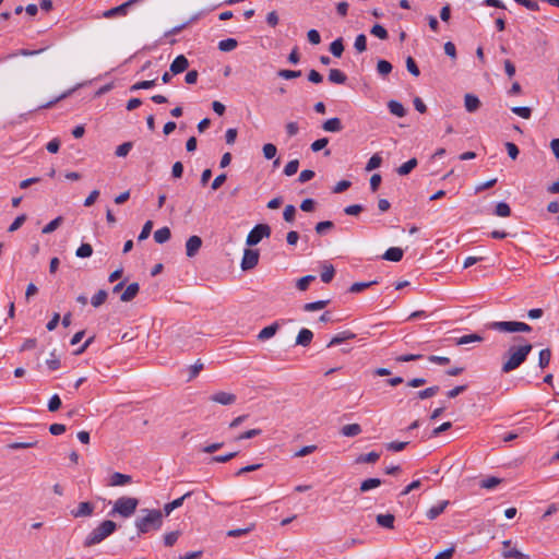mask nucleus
<instances>
[{
  "label": "nucleus",
  "instance_id": "48",
  "mask_svg": "<svg viewBox=\"0 0 559 559\" xmlns=\"http://www.w3.org/2000/svg\"><path fill=\"white\" fill-rule=\"evenodd\" d=\"M316 280V276L313 275H306L301 278H299L296 283V287L300 290V292H305L308 289V286L311 282H313Z\"/></svg>",
  "mask_w": 559,
  "mask_h": 559
},
{
  "label": "nucleus",
  "instance_id": "54",
  "mask_svg": "<svg viewBox=\"0 0 559 559\" xmlns=\"http://www.w3.org/2000/svg\"><path fill=\"white\" fill-rule=\"evenodd\" d=\"M298 168H299V160L293 159V160L288 162L286 164V166L284 167V174L288 177L293 176L298 171Z\"/></svg>",
  "mask_w": 559,
  "mask_h": 559
},
{
  "label": "nucleus",
  "instance_id": "13",
  "mask_svg": "<svg viewBox=\"0 0 559 559\" xmlns=\"http://www.w3.org/2000/svg\"><path fill=\"white\" fill-rule=\"evenodd\" d=\"M189 67V61L183 55L177 56L170 64V72L179 74L186 71Z\"/></svg>",
  "mask_w": 559,
  "mask_h": 559
},
{
  "label": "nucleus",
  "instance_id": "52",
  "mask_svg": "<svg viewBox=\"0 0 559 559\" xmlns=\"http://www.w3.org/2000/svg\"><path fill=\"white\" fill-rule=\"evenodd\" d=\"M511 111L513 114L522 117L523 119H530L531 115H532L531 108L530 107H525V106L513 107V108H511Z\"/></svg>",
  "mask_w": 559,
  "mask_h": 559
},
{
  "label": "nucleus",
  "instance_id": "7",
  "mask_svg": "<svg viewBox=\"0 0 559 559\" xmlns=\"http://www.w3.org/2000/svg\"><path fill=\"white\" fill-rule=\"evenodd\" d=\"M259 251L253 249H246L241 260V269L243 271L251 270L257 266L259 262Z\"/></svg>",
  "mask_w": 559,
  "mask_h": 559
},
{
  "label": "nucleus",
  "instance_id": "63",
  "mask_svg": "<svg viewBox=\"0 0 559 559\" xmlns=\"http://www.w3.org/2000/svg\"><path fill=\"white\" fill-rule=\"evenodd\" d=\"M46 365L51 371L58 370L60 368V359L56 356L55 352L50 354V358L46 360Z\"/></svg>",
  "mask_w": 559,
  "mask_h": 559
},
{
  "label": "nucleus",
  "instance_id": "38",
  "mask_svg": "<svg viewBox=\"0 0 559 559\" xmlns=\"http://www.w3.org/2000/svg\"><path fill=\"white\" fill-rule=\"evenodd\" d=\"M380 459V453L378 452H369L367 454H361L356 459V463H376Z\"/></svg>",
  "mask_w": 559,
  "mask_h": 559
},
{
  "label": "nucleus",
  "instance_id": "18",
  "mask_svg": "<svg viewBox=\"0 0 559 559\" xmlns=\"http://www.w3.org/2000/svg\"><path fill=\"white\" fill-rule=\"evenodd\" d=\"M356 335L350 331H343L334 335L328 344V347L340 345L348 340H354Z\"/></svg>",
  "mask_w": 559,
  "mask_h": 559
},
{
  "label": "nucleus",
  "instance_id": "30",
  "mask_svg": "<svg viewBox=\"0 0 559 559\" xmlns=\"http://www.w3.org/2000/svg\"><path fill=\"white\" fill-rule=\"evenodd\" d=\"M483 340H484L483 336H480L479 334L473 333V334L463 335L461 337H456L455 344L456 345H465V344H469L473 342H481Z\"/></svg>",
  "mask_w": 559,
  "mask_h": 559
},
{
  "label": "nucleus",
  "instance_id": "36",
  "mask_svg": "<svg viewBox=\"0 0 559 559\" xmlns=\"http://www.w3.org/2000/svg\"><path fill=\"white\" fill-rule=\"evenodd\" d=\"M238 45L235 38L223 39L218 43V49L224 52L234 50Z\"/></svg>",
  "mask_w": 559,
  "mask_h": 559
},
{
  "label": "nucleus",
  "instance_id": "47",
  "mask_svg": "<svg viewBox=\"0 0 559 559\" xmlns=\"http://www.w3.org/2000/svg\"><path fill=\"white\" fill-rule=\"evenodd\" d=\"M354 47L359 53L364 52L367 49V37L365 34H359L356 37Z\"/></svg>",
  "mask_w": 559,
  "mask_h": 559
},
{
  "label": "nucleus",
  "instance_id": "24",
  "mask_svg": "<svg viewBox=\"0 0 559 559\" xmlns=\"http://www.w3.org/2000/svg\"><path fill=\"white\" fill-rule=\"evenodd\" d=\"M403 250L399 247H391L389 248L384 254L382 255V258L384 260H388V261H392V262H399L402 260L403 258Z\"/></svg>",
  "mask_w": 559,
  "mask_h": 559
},
{
  "label": "nucleus",
  "instance_id": "59",
  "mask_svg": "<svg viewBox=\"0 0 559 559\" xmlns=\"http://www.w3.org/2000/svg\"><path fill=\"white\" fill-rule=\"evenodd\" d=\"M263 155L266 159H272L277 153V148L274 144L267 143L263 145Z\"/></svg>",
  "mask_w": 559,
  "mask_h": 559
},
{
  "label": "nucleus",
  "instance_id": "22",
  "mask_svg": "<svg viewBox=\"0 0 559 559\" xmlns=\"http://www.w3.org/2000/svg\"><path fill=\"white\" fill-rule=\"evenodd\" d=\"M377 524L381 527L393 530L395 518L391 513L378 514L376 518Z\"/></svg>",
  "mask_w": 559,
  "mask_h": 559
},
{
  "label": "nucleus",
  "instance_id": "14",
  "mask_svg": "<svg viewBox=\"0 0 559 559\" xmlns=\"http://www.w3.org/2000/svg\"><path fill=\"white\" fill-rule=\"evenodd\" d=\"M449 503V500H442L438 504L432 506L426 512L427 518L431 521L437 519L441 513H443Z\"/></svg>",
  "mask_w": 559,
  "mask_h": 559
},
{
  "label": "nucleus",
  "instance_id": "34",
  "mask_svg": "<svg viewBox=\"0 0 559 559\" xmlns=\"http://www.w3.org/2000/svg\"><path fill=\"white\" fill-rule=\"evenodd\" d=\"M416 166H417V159L416 158H411L409 160H407L406 163L402 164L397 168V174L401 175V176L408 175Z\"/></svg>",
  "mask_w": 559,
  "mask_h": 559
},
{
  "label": "nucleus",
  "instance_id": "35",
  "mask_svg": "<svg viewBox=\"0 0 559 559\" xmlns=\"http://www.w3.org/2000/svg\"><path fill=\"white\" fill-rule=\"evenodd\" d=\"M330 300H318L313 302H307L304 305V310L307 312L317 311L325 308Z\"/></svg>",
  "mask_w": 559,
  "mask_h": 559
},
{
  "label": "nucleus",
  "instance_id": "44",
  "mask_svg": "<svg viewBox=\"0 0 559 559\" xmlns=\"http://www.w3.org/2000/svg\"><path fill=\"white\" fill-rule=\"evenodd\" d=\"M377 71L380 75L385 76L392 71V64L386 60H379L377 63Z\"/></svg>",
  "mask_w": 559,
  "mask_h": 559
},
{
  "label": "nucleus",
  "instance_id": "64",
  "mask_svg": "<svg viewBox=\"0 0 559 559\" xmlns=\"http://www.w3.org/2000/svg\"><path fill=\"white\" fill-rule=\"evenodd\" d=\"M204 365L201 360H197L192 366H190L189 368V381L194 379L199 373L200 371L203 369Z\"/></svg>",
  "mask_w": 559,
  "mask_h": 559
},
{
  "label": "nucleus",
  "instance_id": "49",
  "mask_svg": "<svg viewBox=\"0 0 559 559\" xmlns=\"http://www.w3.org/2000/svg\"><path fill=\"white\" fill-rule=\"evenodd\" d=\"M438 392H439V386L438 385H433V386H429V388H427L425 390L419 391L417 393V396L420 400H426V399L435 396Z\"/></svg>",
  "mask_w": 559,
  "mask_h": 559
},
{
  "label": "nucleus",
  "instance_id": "55",
  "mask_svg": "<svg viewBox=\"0 0 559 559\" xmlns=\"http://www.w3.org/2000/svg\"><path fill=\"white\" fill-rule=\"evenodd\" d=\"M407 444H408L407 441H392V442L386 443L385 448L389 451L400 452V451H403L407 447Z\"/></svg>",
  "mask_w": 559,
  "mask_h": 559
},
{
  "label": "nucleus",
  "instance_id": "28",
  "mask_svg": "<svg viewBox=\"0 0 559 559\" xmlns=\"http://www.w3.org/2000/svg\"><path fill=\"white\" fill-rule=\"evenodd\" d=\"M362 431L359 424H349L345 425L341 429V433L344 437H356Z\"/></svg>",
  "mask_w": 559,
  "mask_h": 559
},
{
  "label": "nucleus",
  "instance_id": "37",
  "mask_svg": "<svg viewBox=\"0 0 559 559\" xmlns=\"http://www.w3.org/2000/svg\"><path fill=\"white\" fill-rule=\"evenodd\" d=\"M551 358V350L549 348H544L539 352L538 356V366L544 369L548 367Z\"/></svg>",
  "mask_w": 559,
  "mask_h": 559
},
{
  "label": "nucleus",
  "instance_id": "40",
  "mask_svg": "<svg viewBox=\"0 0 559 559\" xmlns=\"http://www.w3.org/2000/svg\"><path fill=\"white\" fill-rule=\"evenodd\" d=\"M501 481H502L501 478L491 476V477H487V478L483 479L479 485L481 488L490 490V489L496 488L498 485H500Z\"/></svg>",
  "mask_w": 559,
  "mask_h": 559
},
{
  "label": "nucleus",
  "instance_id": "27",
  "mask_svg": "<svg viewBox=\"0 0 559 559\" xmlns=\"http://www.w3.org/2000/svg\"><path fill=\"white\" fill-rule=\"evenodd\" d=\"M329 81L334 84H344L347 81V76L338 69H331L329 72Z\"/></svg>",
  "mask_w": 559,
  "mask_h": 559
},
{
  "label": "nucleus",
  "instance_id": "42",
  "mask_svg": "<svg viewBox=\"0 0 559 559\" xmlns=\"http://www.w3.org/2000/svg\"><path fill=\"white\" fill-rule=\"evenodd\" d=\"M107 292L104 289L98 290L91 299L93 307L97 308L102 306L107 299Z\"/></svg>",
  "mask_w": 559,
  "mask_h": 559
},
{
  "label": "nucleus",
  "instance_id": "8",
  "mask_svg": "<svg viewBox=\"0 0 559 559\" xmlns=\"http://www.w3.org/2000/svg\"><path fill=\"white\" fill-rule=\"evenodd\" d=\"M487 328L503 333H514L518 332V321H495L488 323Z\"/></svg>",
  "mask_w": 559,
  "mask_h": 559
},
{
  "label": "nucleus",
  "instance_id": "57",
  "mask_svg": "<svg viewBox=\"0 0 559 559\" xmlns=\"http://www.w3.org/2000/svg\"><path fill=\"white\" fill-rule=\"evenodd\" d=\"M381 163H382L381 156L378 154H374L369 158L367 166H366V170H368V171L373 170V169L380 167Z\"/></svg>",
  "mask_w": 559,
  "mask_h": 559
},
{
  "label": "nucleus",
  "instance_id": "12",
  "mask_svg": "<svg viewBox=\"0 0 559 559\" xmlns=\"http://www.w3.org/2000/svg\"><path fill=\"white\" fill-rule=\"evenodd\" d=\"M94 504L88 501L80 502L78 508L71 511V514L74 518L91 516L94 512Z\"/></svg>",
  "mask_w": 559,
  "mask_h": 559
},
{
  "label": "nucleus",
  "instance_id": "32",
  "mask_svg": "<svg viewBox=\"0 0 559 559\" xmlns=\"http://www.w3.org/2000/svg\"><path fill=\"white\" fill-rule=\"evenodd\" d=\"M344 51V45H343V38H336L334 41L330 45V52L336 57L340 58Z\"/></svg>",
  "mask_w": 559,
  "mask_h": 559
},
{
  "label": "nucleus",
  "instance_id": "53",
  "mask_svg": "<svg viewBox=\"0 0 559 559\" xmlns=\"http://www.w3.org/2000/svg\"><path fill=\"white\" fill-rule=\"evenodd\" d=\"M277 75L285 79V80H292V79H296V78H299L301 75V71L300 70H286V69H283V70H280L277 72Z\"/></svg>",
  "mask_w": 559,
  "mask_h": 559
},
{
  "label": "nucleus",
  "instance_id": "50",
  "mask_svg": "<svg viewBox=\"0 0 559 559\" xmlns=\"http://www.w3.org/2000/svg\"><path fill=\"white\" fill-rule=\"evenodd\" d=\"M370 33L380 39H386L389 37L388 31L380 24H374Z\"/></svg>",
  "mask_w": 559,
  "mask_h": 559
},
{
  "label": "nucleus",
  "instance_id": "41",
  "mask_svg": "<svg viewBox=\"0 0 559 559\" xmlns=\"http://www.w3.org/2000/svg\"><path fill=\"white\" fill-rule=\"evenodd\" d=\"M495 214L497 216H500V217H508L511 215V207L508 203L506 202H499L497 205H496V209H495Z\"/></svg>",
  "mask_w": 559,
  "mask_h": 559
},
{
  "label": "nucleus",
  "instance_id": "39",
  "mask_svg": "<svg viewBox=\"0 0 559 559\" xmlns=\"http://www.w3.org/2000/svg\"><path fill=\"white\" fill-rule=\"evenodd\" d=\"M335 274V270L332 264H325L323 265L322 272H321V280L323 283H330Z\"/></svg>",
  "mask_w": 559,
  "mask_h": 559
},
{
  "label": "nucleus",
  "instance_id": "15",
  "mask_svg": "<svg viewBox=\"0 0 559 559\" xmlns=\"http://www.w3.org/2000/svg\"><path fill=\"white\" fill-rule=\"evenodd\" d=\"M192 495V491H188L186 492L183 496H181L180 498L178 499H175L174 501L169 502V503H166L164 506V509L162 512H164V514L166 516H168L175 509L179 508L182 506L183 501L190 497Z\"/></svg>",
  "mask_w": 559,
  "mask_h": 559
},
{
  "label": "nucleus",
  "instance_id": "2",
  "mask_svg": "<svg viewBox=\"0 0 559 559\" xmlns=\"http://www.w3.org/2000/svg\"><path fill=\"white\" fill-rule=\"evenodd\" d=\"M146 514L138 518L135 521V527L139 534H146L150 531H157L163 524V512L157 509H145L143 510Z\"/></svg>",
  "mask_w": 559,
  "mask_h": 559
},
{
  "label": "nucleus",
  "instance_id": "20",
  "mask_svg": "<svg viewBox=\"0 0 559 559\" xmlns=\"http://www.w3.org/2000/svg\"><path fill=\"white\" fill-rule=\"evenodd\" d=\"M132 480L131 476L130 475H126V474H122V473H119V472H115L111 476H110V481H109V485L110 486H124L127 484H130Z\"/></svg>",
  "mask_w": 559,
  "mask_h": 559
},
{
  "label": "nucleus",
  "instance_id": "60",
  "mask_svg": "<svg viewBox=\"0 0 559 559\" xmlns=\"http://www.w3.org/2000/svg\"><path fill=\"white\" fill-rule=\"evenodd\" d=\"M406 68L414 76H418L420 74L419 68L413 57L406 58Z\"/></svg>",
  "mask_w": 559,
  "mask_h": 559
},
{
  "label": "nucleus",
  "instance_id": "61",
  "mask_svg": "<svg viewBox=\"0 0 559 559\" xmlns=\"http://www.w3.org/2000/svg\"><path fill=\"white\" fill-rule=\"evenodd\" d=\"M132 148V143L131 142H124L122 144H120L117 148H116V152L115 154L118 156V157H124L129 154L130 150Z\"/></svg>",
  "mask_w": 559,
  "mask_h": 559
},
{
  "label": "nucleus",
  "instance_id": "26",
  "mask_svg": "<svg viewBox=\"0 0 559 559\" xmlns=\"http://www.w3.org/2000/svg\"><path fill=\"white\" fill-rule=\"evenodd\" d=\"M388 108L390 110V112L396 117H404L406 115V109L404 108V106L397 102V100H390L388 103Z\"/></svg>",
  "mask_w": 559,
  "mask_h": 559
},
{
  "label": "nucleus",
  "instance_id": "43",
  "mask_svg": "<svg viewBox=\"0 0 559 559\" xmlns=\"http://www.w3.org/2000/svg\"><path fill=\"white\" fill-rule=\"evenodd\" d=\"M63 222V217L62 216H58L56 217L55 219H52L51 222H49L41 230L43 234H50L52 231H55L60 225L61 223Z\"/></svg>",
  "mask_w": 559,
  "mask_h": 559
},
{
  "label": "nucleus",
  "instance_id": "25",
  "mask_svg": "<svg viewBox=\"0 0 559 559\" xmlns=\"http://www.w3.org/2000/svg\"><path fill=\"white\" fill-rule=\"evenodd\" d=\"M254 530H255V523L252 522V523L248 524L243 528L229 530V531H227L226 534H227L228 537H240V536H243V535H247V534L251 533Z\"/></svg>",
  "mask_w": 559,
  "mask_h": 559
},
{
  "label": "nucleus",
  "instance_id": "46",
  "mask_svg": "<svg viewBox=\"0 0 559 559\" xmlns=\"http://www.w3.org/2000/svg\"><path fill=\"white\" fill-rule=\"evenodd\" d=\"M378 282L377 281H371V282H357V283H354L350 287H349V292L350 293H360L362 292L364 289L377 284Z\"/></svg>",
  "mask_w": 559,
  "mask_h": 559
},
{
  "label": "nucleus",
  "instance_id": "17",
  "mask_svg": "<svg viewBox=\"0 0 559 559\" xmlns=\"http://www.w3.org/2000/svg\"><path fill=\"white\" fill-rule=\"evenodd\" d=\"M139 290H140L139 284L131 283L130 285L127 286L124 292L121 294L120 300L123 302L131 301L132 299H134L136 297V295L139 294Z\"/></svg>",
  "mask_w": 559,
  "mask_h": 559
},
{
  "label": "nucleus",
  "instance_id": "56",
  "mask_svg": "<svg viewBox=\"0 0 559 559\" xmlns=\"http://www.w3.org/2000/svg\"><path fill=\"white\" fill-rule=\"evenodd\" d=\"M179 535H180L179 531H174V532H169V533L165 534V536H164L165 546H167V547L174 546L175 543L178 540Z\"/></svg>",
  "mask_w": 559,
  "mask_h": 559
},
{
  "label": "nucleus",
  "instance_id": "45",
  "mask_svg": "<svg viewBox=\"0 0 559 559\" xmlns=\"http://www.w3.org/2000/svg\"><path fill=\"white\" fill-rule=\"evenodd\" d=\"M75 254L78 258H88L93 254V247L90 243H82Z\"/></svg>",
  "mask_w": 559,
  "mask_h": 559
},
{
  "label": "nucleus",
  "instance_id": "9",
  "mask_svg": "<svg viewBox=\"0 0 559 559\" xmlns=\"http://www.w3.org/2000/svg\"><path fill=\"white\" fill-rule=\"evenodd\" d=\"M511 540H504L502 543L503 550H502V557L506 559H530V556L526 554L521 552L516 548L511 547Z\"/></svg>",
  "mask_w": 559,
  "mask_h": 559
},
{
  "label": "nucleus",
  "instance_id": "6",
  "mask_svg": "<svg viewBox=\"0 0 559 559\" xmlns=\"http://www.w3.org/2000/svg\"><path fill=\"white\" fill-rule=\"evenodd\" d=\"M143 0H128L118 7H115L109 10L104 11L103 17L112 19L116 16H126L129 8L133 7L136 3H140Z\"/></svg>",
  "mask_w": 559,
  "mask_h": 559
},
{
  "label": "nucleus",
  "instance_id": "62",
  "mask_svg": "<svg viewBox=\"0 0 559 559\" xmlns=\"http://www.w3.org/2000/svg\"><path fill=\"white\" fill-rule=\"evenodd\" d=\"M61 399L58 394H53L48 402V411L57 412L61 407Z\"/></svg>",
  "mask_w": 559,
  "mask_h": 559
},
{
  "label": "nucleus",
  "instance_id": "5",
  "mask_svg": "<svg viewBox=\"0 0 559 559\" xmlns=\"http://www.w3.org/2000/svg\"><path fill=\"white\" fill-rule=\"evenodd\" d=\"M271 235V227L266 224L255 225L247 236L246 243L248 246L258 245L263 238H267Z\"/></svg>",
  "mask_w": 559,
  "mask_h": 559
},
{
  "label": "nucleus",
  "instance_id": "23",
  "mask_svg": "<svg viewBox=\"0 0 559 559\" xmlns=\"http://www.w3.org/2000/svg\"><path fill=\"white\" fill-rule=\"evenodd\" d=\"M322 129L326 132H340L343 129L340 118H331L323 122Z\"/></svg>",
  "mask_w": 559,
  "mask_h": 559
},
{
  "label": "nucleus",
  "instance_id": "29",
  "mask_svg": "<svg viewBox=\"0 0 559 559\" xmlns=\"http://www.w3.org/2000/svg\"><path fill=\"white\" fill-rule=\"evenodd\" d=\"M171 233L168 227H162L154 233V240L157 243H164L170 239Z\"/></svg>",
  "mask_w": 559,
  "mask_h": 559
},
{
  "label": "nucleus",
  "instance_id": "58",
  "mask_svg": "<svg viewBox=\"0 0 559 559\" xmlns=\"http://www.w3.org/2000/svg\"><path fill=\"white\" fill-rule=\"evenodd\" d=\"M334 227V223L331 222V221H323V222H319L314 229L317 231V234L319 235H322L324 234L326 230H330Z\"/></svg>",
  "mask_w": 559,
  "mask_h": 559
},
{
  "label": "nucleus",
  "instance_id": "51",
  "mask_svg": "<svg viewBox=\"0 0 559 559\" xmlns=\"http://www.w3.org/2000/svg\"><path fill=\"white\" fill-rule=\"evenodd\" d=\"M37 443H38L37 440H31L27 442H13V443L8 444V448L11 450L28 449V448L36 447Z\"/></svg>",
  "mask_w": 559,
  "mask_h": 559
},
{
  "label": "nucleus",
  "instance_id": "21",
  "mask_svg": "<svg viewBox=\"0 0 559 559\" xmlns=\"http://www.w3.org/2000/svg\"><path fill=\"white\" fill-rule=\"evenodd\" d=\"M278 328H280V325L277 322H274V323L263 328L258 334V340L265 341V340L273 337L276 334Z\"/></svg>",
  "mask_w": 559,
  "mask_h": 559
},
{
  "label": "nucleus",
  "instance_id": "3",
  "mask_svg": "<svg viewBox=\"0 0 559 559\" xmlns=\"http://www.w3.org/2000/svg\"><path fill=\"white\" fill-rule=\"evenodd\" d=\"M117 530V524L111 520L103 521L84 539V547H92L100 544Z\"/></svg>",
  "mask_w": 559,
  "mask_h": 559
},
{
  "label": "nucleus",
  "instance_id": "33",
  "mask_svg": "<svg viewBox=\"0 0 559 559\" xmlns=\"http://www.w3.org/2000/svg\"><path fill=\"white\" fill-rule=\"evenodd\" d=\"M156 83H157V79L140 81V82H136L133 85H131L130 91L135 92L139 90H148V88L154 87L156 85Z\"/></svg>",
  "mask_w": 559,
  "mask_h": 559
},
{
  "label": "nucleus",
  "instance_id": "16",
  "mask_svg": "<svg viewBox=\"0 0 559 559\" xmlns=\"http://www.w3.org/2000/svg\"><path fill=\"white\" fill-rule=\"evenodd\" d=\"M464 106L466 111L475 112L480 107V100L476 95L468 93L464 96Z\"/></svg>",
  "mask_w": 559,
  "mask_h": 559
},
{
  "label": "nucleus",
  "instance_id": "11",
  "mask_svg": "<svg viewBox=\"0 0 559 559\" xmlns=\"http://www.w3.org/2000/svg\"><path fill=\"white\" fill-rule=\"evenodd\" d=\"M210 400L222 405H231L236 402V395L221 391L211 395Z\"/></svg>",
  "mask_w": 559,
  "mask_h": 559
},
{
  "label": "nucleus",
  "instance_id": "1",
  "mask_svg": "<svg viewBox=\"0 0 559 559\" xmlns=\"http://www.w3.org/2000/svg\"><path fill=\"white\" fill-rule=\"evenodd\" d=\"M532 349V344L527 342L522 345H511L504 354L507 359L502 364L501 371L509 373L518 369L526 360Z\"/></svg>",
  "mask_w": 559,
  "mask_h": 559
},
{
  "label": "nucleus",
  "instance_id": "10",
  "mask_svg": "<svg viewBox=\"0 0 559 559\" xmlns=\"http://www.w3.org/2000/svg\"><path fill=\"white\" fill-rule=\"evenodd\" d=\"M202 239L199 236H191L186 242V254L189 258L197 255L202 247Z\"/></svg>",
  "mask_w": 559,
  "mask_h": 559
},
{
  "label": "nucleus",
  "instance_id": "4",
  "mask_svg": "<svg viewBox=\"0 0 559 559\" xmlns=\"http://www.w3.org/2000/svg\"><path fill=\"white\" fill-rule=\"evenodd\" d=\"M139 504V500L133 497H120L115 501L114 508L109 512L110 515L116 513L122 518H130L134 514Z\"/></svg>",
  "mask_w": 559,
  "mask_h": 559
},
{
  "label": "nucleus",
  "instance_id": "19",
  "mask_svg": "<svg viewBox=\"0 0 559 559\" xmlns=\"http://www.w3.org/2000/svg\"><path fill=\"white\" fill-rule=\"evenodd\" d=\"M313 338V333L309 329H301L296 337V345L309 346Z\"/></svg>",
  "mask_w": 559,
  "mask_h": 559
},
{
  "label": "nucleus",
  "instance_id": "31",
  "mask_svg": "<svg viewBox=\"0 0 559 559\" xmlns=\"http://www.w3.org/2000/svg\"><path fill=\"white\" fill-rule=\"evenodd\" d=\"M382 484V480L380 478H368L361 481L360 484V491L366 492L373 488L379 487Z\"/></svg>",
  "mask_w": 559,
  "mask_h": 559
}]
</instances>
